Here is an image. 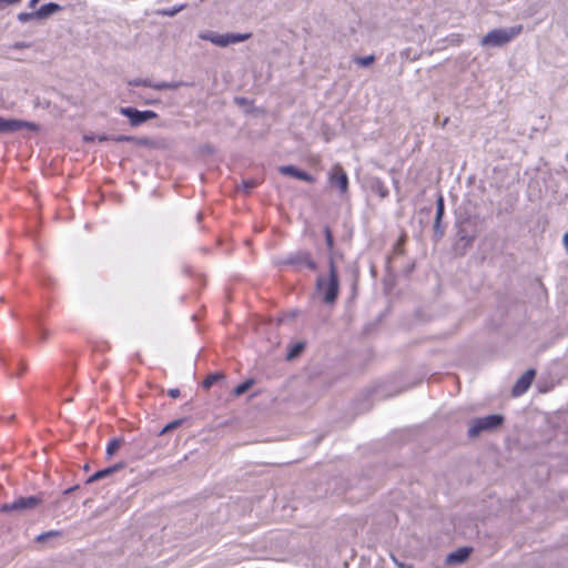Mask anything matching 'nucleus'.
Returning a JSON list of instances; mask_svg holds the SVG:
<instances>
[{
	"label": "nucleus",
	"mask_w": 568,
	"mask_h": 568,
	"mask_svg": "<svg viewBox=\"0 0 568 568\" xmlns=\"http://www.w3.org/2000/svg\"><path fill=\"white\" fill-rule=\"evenodd\" d=\"M328 266V277L320 276L316 280V291L322 294L323 301L326 304H333L339 292L338 271L333 255L329 256Z\"/></svg>",
	"instance_id": "obj_1"
},
{
	"label": "nucleus",
	"mask_w": 568,
	"mask_h": 568,
	"mask_svg": "<svg viewBox=\"0 0 568 568\" xmlns=\"http://www.w3.org/2000/svg\"><path fill=\"white\" fill-rule=\"evenodd\" d=\"M523 31L521 26H515L508 29H495L489 31L480 41L481 45L500 47L506 44Z\"/></svg>",
	"instance_id": "obj_2"
},
{
	"label": "nucleus",
	"mask_w": 568,
	"mask_h": 568,
	"mask_svg": "<svg viewBox=\"0 0 568 568\" xmlns=\"http://www.w3.org/2000/svg\"><path fill=\"white\" fill-rule=\"evenodd\" d=\"M504 422L503 416L494 414L474 419L468 429L469 437H477L484 430H491L499 427Z\"/></svg>",
	"instance_id": "obj_3"
},
{
	"label": "nucleus",
	"mask_w": 568,
	"mask_h": 568,
	"mask_svg": "<svg viewBox=\"0 0 568 568\" xmlns=\"http://www.w3.org/2000/svg\"><path fill=\"white\" fill-rule=\"evenodd\" d=\"M252 37V33H225V34H219L214 32H210L206 34H202L201 38L204 40H207L215 45L219 47H227L232 43L243 42L248 40Z\"/></svg>",
	"instance_id": "obj_4"
},
{
	"label": "nucleus",
	"mask_w": 568,
	"mask_h": 568,
	"mask_svg": "<svg viewBox=\"0 0 568 568\" xmlns=\"http://www.w3.org/2000/svg\"><path fill=\"white\" fill-rule=\"evenodd\" d=\"M328 183L331 186L337 189L341 194H345L348 191V176L346 171L339 163L332 166L328 173Z\"/></svg>",
	"instance_id": "obj_5"
},
{
	"label": "nucleus",
	"mask_w": 568,
	"mask_h": 568,
	"mask_svg": "<svg viewBox=\"0 0 568 568\" xmlns=\"http://www.w3.org/2000/svg\"><path fill=\"white\" fill-rule=\"evenodd\" d=\"M120 113L129 118L132 126H138L158 116L152 110L139 111L133 108H121Z\"/></svg>",
	"instance_id": "obj_6"
},
{
	"label": "nucleus",
	"mask_w": 568,
	"mask_h": 568,
	"mask_svg": "<svg viewBox=\"0 0 568 568\" xmlns=\"http://www.w3.org/2000/svg\"><path fill=\"white\" fill-rule=\"evenodd\" d=\"M40 503V499L37 497H20L17 500L8 504H3L0 507L2 513H11V511H20L24 509H31L36 507Z\"/></svg>",
	"instance_id": "obj_7"
},
{
	"label": "nucleus",
	"mask_w": 568,
	"mask_h": 568,
	"mask_svg": "<svg viewBox=\"0 0 568 568\" xmlns=\"http://www.w3.org/2000/svg\"><path fill=\"white\" fill-rule=\"evenodd\" d=\"M21 129H28L31 131H38L39 126L36 123L22 121V120H6L0 116V132H11Z\"/></svg>",
	"instance_id": "obj_8"
},
{
	"label": "nucleus",
	"mask_w": 568,
	"mask_h": 568,
	"mask_svg": "<svg viewBox=\"0 0 568 568\" xmlns=\"http://www.w3.org/2000/svg\"><path fill=\"white\" fill-rule=\"evenodd\" d=\"M536 372L535 369H528L526 371L520 378L516 382V384L513 387L511 394L515 397L521 396L525 394L528 388L530 387L534 378H535Z\"/></svg>",
	"instance_id": "obj_9"
},
{
	"label": "nucleus",
	"mask_w": 568,
	"mask_h": 568,
	"mask_svg": "<svg viewBox=\"0 0 568 568\" xmlns=\"http://www.w3.org/2000/svg\"><path fill=\"white\" fill-rule=\"evenodd\" d=\"M290 262L295 265L305 266L311 271H315L317 268V265L310 252H300L291 257Z\"/></svg>",
	"instance_id": "obj_10"
},
{
	"label": "nucleus",
	"mask_w": 568,
	"mask_h": 568,
	"mask_svg": "<svg viewBox=\"0 0 568 568\" xmlns=\"http://www.w3.org/2000/svg\"><path fill=\"white\" fill-rule=\"evenodd\" d=\"M280 172L285 175H290L308 183H313L315 181V179L311 174L297 169L294 165L281 166Z\"/></svg>",
	"instance_id": "obj_11"
},
{
	"label": "nucleus",
	"mask_w": 568,
	"mask_h": 568,
	"mask_svg": "<svg viewBox=\"0 0 568 568\" xmlns=\"http://www.w3.org/2000/svg\"><path fill=\"white\" fill-rule=\"evenodd\" d=\"M470 551H471V549L467 548V547L459 548L456 551H454L447 556V562L448 564H460L468 558V556L470 555Z\"/></svg>",
	"instance_id": "obj_12"
},
{
	"label": "nucleus",
	"mask_w": 568,
	"mask_h": 568,
	"mask_svg": "<svg viewBox=\"0 0 568 568\" xmlns=\"http://www.w3.org/2000/svg\"><path fill=\"white\" fill-rule=\"evenodd\" d=\"M60 10H61V7L59 4L51 2V3L41 6L36 11V16H37V19H45V18L50 17L51 14H53L54 12H58Z\"/></svg>",
	"instance_id": "obj_13"
},
{
	"label": "nucleus",
	"mask_w": 568,
	"mask_h": 568,
	"mask_svg": "<svg viewBox=\"0 0 568 568\" xmlns=\"http://www.w3.org/2000/svg\"><path fill=\"white\" fill-rule=\"evenodd\" d=\"M119 468H120V466H113V467L104 468L102 470H98L97 473H94L92 476L89 477L88 483H93V481L100 480V479L111 475L113 471H115Z\"/></svg>",
	"instance_id": "obj_14"
},
{
	"label": "nucleus",
	"mask_w": 568,
	"mask_h": 568,
	"mask_svg": "<svg viewBox=\"0 0 568 568\" xmlns=\"http://www.w3.org/2000/svg\"><path fill=\"white\" fill-rule=\"evenodd\" d=\"M223 377H224V375L220 374V373L210 374L203 381L202 386L205 389H210L213 386L214 383H216L217 381L222 379Z\"/></svg>",
	"instance_id": "obj_15"
},
{
	"label": "nucleus",
	"mask_w": 568,
	"mask_h": 568,
	"mask_svg": "<svg viewBox=\"0 0 568 568\" xmlns=\"http://www.w3.org/2000/svg\"><path fill=\"white\" fill-rule=\"evenodd\" d=\"M253 385V381L248 379V381H245L243 383H241L240 385H237L235 388H234V396H241L243 395L244 393H246Z\"/></svg>",
	"instance_id": "obj_16"
},
{
	"label": "nucleus",
	"mask_w": 568,
	"mask_h": 568,
	"mask_svg": "<svg viewBox=\"0 0 568 568\" xmlns=\"http://www.w3.org/2000/svg\"><path fill=\"white\" fill-rule=\"evenodd\" d=\"M407 241V234L406 233H402V235L399 236V239L397 240L396 244L394 245V252L396 254H403L404 253V245Z\"/></svg>",
	"instance_id": "obj_17"
},
{
	"label": "nucleus",
	"mask_w": 568,
	"mask_h": 568,
	"mask_svg": "<svg viewBox=\"0 0 568 568\" xmlns=\"http://www.w3.org/2000/svg\"><path fill=\"white\" fill-rule=\"evenodd\" d=\"M358 65L361 67H368L374 63L375 57L374 55H367V57H357L354 60Z\"/></svg>",
	"instance_id": "obj_18"
},
{
	"label": "nucleus",
	"mask_w": 568,
	"mask_h": 568,
	"mask_svg": "<svg viewBox=\"0 0 568 568\" xmlns=\"http://www.w3.org/2000/svg\"><path fill=\"white\" fill-rule=\"evenodd\" d=\"M324 234H325V241H326L327 248L332 252L334 248V237H333V233L328 226H325Z\"/></svg>",
	"instance_id": "obj_19"
},
{
	"label": "nucleus",
	"mask_w": 568,
	"mask_h": 568,
	"mask_svg": "<svg viewBox=\"0 0 568 568\" xmlns=\"http://www.w3.org/2000/svg\"><path fill=\"white\" fill-rule=\"evenodd\" d=\"M106 140H112L114 142H131L134 139L132 136H128V135H119V136H114V138H111V139H109L108 136H100L99 138V141H106Z\"/></svg>",
	"instance_id": "obj_20"
},
{
	"label": "nucleus",
	"mask_w": 568,
	"mask_h": 568,
	"mask_svg": "<svg viewBox=\"0 0 568 568\" xmlns=\"http://www.w3.org/2000/svg\"><path fill=\"white\" fill-rule=\"evenodd\" d=\"M436 205V221L438 222L444 214V199L442 195L437 199Z\"/></svg>",
	"instance_id": "obj_21"
},
{
	"label": "nucleus",
	"mask_w": 568,
	"mask_h": 568,
	"mask_svg": "<svg viewBox=\"0 0 568 568\" xmlns=\"http://www.w3.org/2000/svg\"><path fill=\"white\" fill-rule=\"evenodd\" d=\"M120 447V442L118 439L111 440L106 446V454L109 456L113 455Z\"/></svg>",
	"instance_id": "obj_22"
},
{
	"label": "nucleus",
	"mask_w": 568,
	"mask_h": 568,
	"mask_svg": "<svg viewBox=\"0 0 568 568\" xmlns=\"http://www.w3.org/2000/svg\"><path fill=\"white\" fill-rule=\"evenodd\" d=\"M303 349V344H296L294 345L288 354H287V358H294L295 356H297L300 354V352Z\"/></svg>",
	"instance_id": "obj_23"
},
{
	"label": "nucleus",
	"mask_w": 568,
	"mask_h": 568,
	"mask_svg": "<svg viewBox=\"0 0 568 568\" xmlns=\"http://www.w3.org/2000/svg\"><path fill=\"white\" fill-rule=\"evenodd\" d=\"M18 19H19L21 22H27V21H28V20H30V19H37L36 11H34V12H31V13L21 12V13L18 16Z\"/></svg>",
	"instance_id": "obj_24"
},
{
	"label": "nucleus",
	"mask_w": 568,
	"mask_h": 568,
	"mask_svg": "<svg viewBox=\"0 0 568 568\" xmlns=\"http://www.w3.org/2000/svg\"><path fill=\"white\" fill-rule=\"evenodd\" d=\"M257 184H258V182L255 180H247V181L243 182V186H244L245 191H250V190L254 189L255 186H257Z\"/></svg>",
	"instance_id": "obj_25"
},
{
	"label": "nucleus",
	"mask_w": 568,
	"mask_h": 568,
	"mask_svg": "<svg viewBox=\"0 0 568 568\" xmlns=\"http://www.w3.org/2000/svg\"><path fill=\"white\" fill-rule=\"evenodd\" d=\"M58 532L57 531H49L47 534H41L37 537V540L38 541H43L45 538L50 537V536H57Z\"/></svg>",
	"instance_id": "obj_26"
},
{
	"label": "nucleus",
	"mask_w": 568,
	"mask_h": 568,
	"mask_svg": "<svg viewBox=\"0 0 568 568\" xmlns=\"http://www.w3.org/2000/svg\"><path fill=\"white\" fill-rule=\"evenodd\" d=\"M179 424H180V420H175V422H172V423L168 424V425L163 428L162 433H166V432H169V430H172V429H173V428H175Z\"/></svg>",
	"instance_id": "obj_27"
},
{
	"label": "nucleus",
	"mask_w": 568,
	"mask_h": 568,
	"mask_svg": "<svg viewBox=\"0 0 568 568\" xmlns=\"http://www.w3.org/2000/svg\"><path fill=\"white\" fill-rule=\"evenodd\" d=\"M169 395L172 397V398H178L180 396V390L178 388H174V389H170L169 390Z\"/></svg>",
	"instance_id": "obj_28"
},
{
	"label": "nucleus",
	"mask_w": 568,
	"mask_h": 568,
	"mask_svg": "<svg viewBox=\"0 0 568 568\" xmlns=\"http://www.w3.org/2000/svg\"><path fill=\"white\" fill-rule=\"evenodd\" d=\"M129 84H131V85H146V82L142 81V80H135V81H130Z\"/></svg>",
	"instance_id": "obj_29"
},
{
	"label": "nucleus",
	"mask_w": 568,
	"mask_h": 568,
	"mask_svg": "<svg viewBox=\"0 0 568 568\" xmlns=\"http://www.w3.org/2000/svg\"><path fill=\"white\" fill-rule=\"evenodd\" d=\"M564 244H565V247H566V250H567V252H568V233H566V234L564 235Z\"/></svg>",
	"instance_id": "obj_30"
},
{
	"label": "nucleus",
	"mask_w": 568,
	"mask_h": 568,
	"mask_svg": "<svg viewBox=\"0 0 568 568\" xmlns=\"http://www.w3.org/2000/svg\"><path fill=\"white\" fill-rule=\"evenodd\" d=\"M39 0H30V7H34L38 3Z\"/></svg>",
	"instance_id": "obj_31"
},
{
	"label": "nucleus",
	"mask_w": 568,
	"mask_h": 568,
	"mask_svg": "<svg viewBox=\"0 0 568 568\" xmlns=\"http://www.w3.org/2000/svg\"><path fill=\"white\" fill-rule=\"evenodd\" d=\"M47 337H48V334L45 332H43L42 333V339L44 341V339H47Z\"/></svg>",
	"instance_id": "obj_32"
}]
</instances>
